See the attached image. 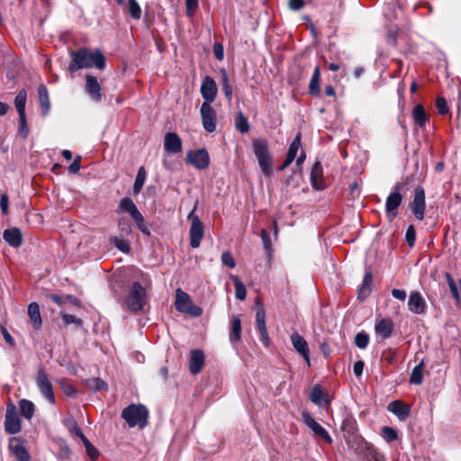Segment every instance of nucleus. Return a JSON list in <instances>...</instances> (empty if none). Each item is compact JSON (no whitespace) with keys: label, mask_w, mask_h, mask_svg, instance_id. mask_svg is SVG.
I'll list each match as a JSON object with an SVG mask.
<instances>
[{"label":"nucleus","mask_w":461,"mask_h":461,"mask_svg":"<svg viewBox=\"0 0 461 461\" xmlns=\"http://www.w3.org/2000/svg\"><path fill=\"white\" fill-rule=\"evenodd\" d=\"M132 219L135 221V222H136V224H137V226H138L139 230H140L143 234H145V235H147V236H149V235H150L149 229V227L146 225V223H145V220H144V217H143V215L141 214V212H140V213H139V214H138V216H135V217H134V218H132Z\"/></svg>","instance_id":"obj_51"},{"label":"nucleus","mask_w":461,"mask_h":461,"mask_svg":"<svg viewBox=\"0 0 461 461\" xmlns=\"http://www.w3.org/2000/svg\"><path fill=\"white\" fill-rule=\"evenodd\" d=\"M18 134L23 139H26L28 137V135H29V128H28V125H27L26 114L25 115H19Z\"/></svg>","instance_id":"obj_48"},{"label":"nucleus","mask_w":461,"mask_h":461,"mask_svg":"<svg viewBox=\"0 0 461 461\" xmlns=\"http://www.w3.org/2000/svg\"><path fill=\"white\" fill-rule=\"evenodd\" d=\"M445 277L448 284L450 292L453 297L457 301L461 302V279L458 281V286L449 273L445 274Z\"/></svg>","instance_id":"obj_36"},{"label":"nucleus","mask_w":461,"mask_h":461,"mask_svg":"<svg viewBox=\"0 0 461 461\" xmlns=\"http://www.w3.org/2000/svg\"><path fill=\"white\" fill-rule=\"evenodd\" d=\"M424 360L422 359L411 371L410 383L412 384H420L423 381Z\"/></svg>","instance_id":"obj_34"},{"label":"nucleus","mask_w":461,"mask_h":461,"mask_svg":"<svg viewBox=\"0 0 461 461\" xmlns=\"http://www.w3.org/2000/svg\"><path fill=\"white\" fill-rule=\"evenodd\" d=\"M111 242L116 249L123 253H129L131 250V247L128 241L124 240L123 239L113 237L111 239Z\"/></svg>","instance_id":"obj_45"},{"label":"nucleus","mask_w":461,"mask_h":461,"mask_svg":"<svg viewBox=\"0 0 461 461\" xmlns=\"http://www.w3.org/2000/svg\"><path fill=\"white\" fill-rule=\"evenodd\" d=\"M369 343V336L366 332H358L355 336V345L360 348L365 349Z\"/></svg>","instance_id":"obj_44"},{"label":"nucleus","mask_w":461,"mask_h":461,"mask_svg":"<svg viewBox=\"0 0 461 461\" xmlns=\"http://www.w3.org/2000/svg\"><path fill=\"white\" fill-rule=\"evenodd\" d=\"M258 165L265 176L268 177L272 175V159L271 157H267L258 159Z\"/></svg>","instance_id":"obj_42"},{"label":"nucleus","mask_w":461,"mask_h":461,"mask_svg":"<svg viewBox=\"0 0 461 461\" xmlns=\"http://www.w3.org/2000/svg\"><path fill=\"white\" fill-rule=\"evenodd\" d=\"M201 95L203 98V104H212L214 102L217 95V86L212 77L206 76L201 85Z\"/></svg>","instance_id":"obj_12"},{"label":"nucleus","mask_w":461,"mask_h":461,"mask_svg":"<svg viewBox=\"0 0 461 461\" xmlns=\"http://www.w3.org/2000/svg\"><path fill=\"white\" fill-rule=\"evenodd\" d=\"M186 163L197 169H205L210 164L209 153L205 149L189 151L186 155Z\"/></svg>","instance_id":"obj_9"},{"label":"nucleus","mask_w":461,"mask_h":461,"mask_svg":"<svg viewBox=\"0 0 461 461\" xmlns=\"http://www.w3.org/2000/svg\"><path fill=\"white\" fill-rule=\"evenodd\" d=\"M382 437L387 443H391L398 438V434L395 429L391 427H383Z\"/></svg>","instance_id":"obj_46"},{"label":"nucleus","mask_w":461,"mask_h":461,"mask_svg":"<svg viewBox=\"0 0 461 461\" xmlns=\"http://www.w3.org/2000/svg\"><path fill=\"white\" fill-rule=\"evenodd\" d=\"M147 303L146 289L139 282H134L127 294L122 301V306L131 312H139L143 310Z\"/></svg>","instance_id":"obj_2"},{"label":"nucleus","mask_w":461,"mask_h":461,"mask_svg":"<svg viewBox=\"0 0 461 461\" xmlns=\"http://www.w3.org/2000/svg\"><path fill=\"white\" fill-rule=\"evenodd\" d=\"M241 338V321L234 317L230 321V342L235 347Z\"/></svg>","instance_id":"obj_25"},{"label":"nucleus","mask_w":461,"mask_h":461,"mask_svg":"<svg viewBox=\"0 0 461 461\" xmlns=\"http://www.w3.org/2000/svg\"><path fill=\"white\" fill-rule=\"evenodd\" d=\"M70 58L69 69L71 71L93 67L103 70L105 68V58L99 49L91 51L86 48H81L77 51H71Z\"/></svg>","instance_id":"obj_1"},{"label":"nucleus","mask_w":461,"mask_h":461,"mask_svg":"<svg viewBox=\"0 0 461 461\" xmlns=\"http://www.w3.org/2000/svg\"><path fill=\"white\" fill-rule=\"evenodd\" d=\"M20 411L22 416L27 420H31L35 411V406L32 402L23 399L19 402Z\"/></svg>","instance_id":"obj_35"},{"label":"nucleus","mask_w":461,"mask_h":461,"mask_svg":"<svg viewBox=\"0 0 461 461\" xmlns=\"http://www.w3.org/2000/svg\"><path fill=\"white\" fill-rule=\"evenodd\" d=\"M175 307L177 312L187 313L193 317H199L203 314L202 308L194 304L189 294L180 288L176 291Z\"/></svg>","instance_id":"obj_4"},{"label":"nucleus","mask_w":461,"mask_h":461,"mask_svg":"<svg viewBox=\"0 0 461 461\" xmlns=\"http://www.w3.org/2000/svg\"><path fill=\"white\" fill-rule=\"evenodd\" d=\"M200 114L203 129L207 132H213L216 130L217 115L210 104H202Z\"/></svg>","instance_id":"obj_8"},{"label":"nucleus","mask_w":461,"mask_h":461,"mask_svg":"<svg viewBox=\"0 0 461 461\" xmlns=\"http://www.w3.org/2000/svg\"><path fill=\"white\" fill-rule=\"evenodd\" d=\"M86 91L95 102H100L102 99L101 86L95 76H86Z\"/></svg>","instance_id":"obj_18"},{"label":"nucleus","mask_w":461,"mask_h":461,"mask_svg":"<svg viewBox=\"0 0 461 461\" xmlns=\"http://www.w3.org/2000/svg\"><path fill=\"white\" fill-rule=\"evenodd\" d=\"M36 384L41 394L45 397V399L51 404L55 403V396L52 384L44 368L41 366L39 367L38 369Z\"/></svg>","instance_id":"obj_7"},{"label":"nucleus","mask_w":461,"mask_h":461,"mask_svg":"<svg viewBox=\"0 0 461 461\" xmlns=\"http://www.w3.org/2000/svg\"><path fill=\"white\" fill-rule=\"evenodd\" d=\"M253 151L258 159L270 157L268 146L265 140H255L252 142Z\"/></svg>","instance_id":"obj_30"},{"label":"nucleus","mask_w":461,"mask_h":461,"mask_svg":"<svg viewBox=\"0 0 461 461\" xmlns=\"http://www.w3.org/2000/svg\"><path fill=\"white\" fill-rule=\"evenodd\" d=\"M303 423L312 429V431L320 437H321L327 443L331 444L332 438L328 431L319 424L308 412L303 413Z\"/></svg>","instance_id":"obj_13"},{"label":"nucleus","mask_w":461,"mask_h":461,"mask_svg":"<svg viewBox=\"0 0 461 461\" xmlns=\"http://www.w3.org/2000/svg\"><path fill=\"white\" fill-rule=\"evenodd\" d=\"M412 118L415 122V123L420 127V128H424L425 125H426V122H428L429 120V115L427 114L424 107L422 104H417L414 106L413 110H412Z\"/></svg>","instance_id":"obj_28"},{"label":"nucleus","mask_w":461,"mask_h":461,"mask_svg":"<svg viewBox=\"0 0 461 461\" xmlns=\"http://www.w3.org/2000/svg\"><path fill=\"white\" fill-rule=\"evenodd\" d=\"M10 448L18 461H30L31 456L29 452L17 438L11 439Z\"/></svg>","instance_id":"obj_22"},{"label":"nucleus","mask_w":461,"mask_h":461,"mask_svg":"<svg viewBox=\"0 0 461 461\" xmlns=\"http://www.w3.org/2000/svg\"><path fill=\"white\" fill-rule=\"evenodd\" d=\"M320 80H321V69L317 66L314 68L313 74L312 76V78H311V81L309 84V93L312 95L318 96L321 94Z\"/></svg>","instance_id":"obj_32"},{"label":"nucleus","mask_w":461,"mask_h":461,"mask_svg":"<svg viewBox=\"0 0 461 461\" xmlns=\"http://www.w3.org/2000/svg\"><path fill=\"white\" fill-rule=\"evenodd\" d=\"M197 203L194 205L191 212L188 214L187 219L191 221L189 230L190 235V247L193 249L199 248L201 241L204 235V227L199 216L194 213Z\"/></svg>","instance_id":"obj_5"},{"label":"nucleus","mask_w":461,"mask_h":461,"mask_svg":"<svg viewBox=\"0 0 461 461\" xmlns=\"http://www.w3.org/2000/svg\"><path fill=\"white\" fill-rule=\"evenodd\" d=\"M408 308L411 312L418 315H421L426 312L427 304L420 292L411 291L410 293Z\"/></svg>","instance_id":"obj_14"},{"label":"nucleus","mask_w":461,"mask_h":461,"mask_svg":"<svg viewBox=\"0 0 461 461\" xmlns=\"http://www.w3.org/2000/svg\"><path fill=\"white\" fill-rule=\"evenodd\" d=\"M119 209L122 212H128L131 218H134L140 213L132 199L129 197H124L120 201Z\"/></svg>","instance_id":"obj_31"},{"label":"nucleus","mask_w":461,"mask_h":461,"mask_svg":"<svg viewBox=\"0 0 461 461\" xmlns=\"http://www.w3.org/2000/svg\"><path fill=\"white\" fill-rule=\"evenodd\" d=\"M86 385L95 391H103L107 389V384L100 378H91L86 381Z\"/></svg>","instance_id":"obj_43"},{"label":"nucleus","mask_w":461,"mask_h":461,"mask_svg":"<svg viewBox=\"0 0 461 461\" xmlns=\"http://www.w3.org/2000/svg\"><path fill=\"white\" fill-rule=\"evenodd\" d=\"M187 14L191 15L198 7V0H185Z\"/></svg>","instance_id":"obj_63"},{"label":"nucleus","mask_w":461,"mask_h":461,"mask_svg":"<svg viewBox=\"0 0 461 461\" xmlns=\"http://www.w3.org/2000/svg\"><path fill=\"white\" fill-rule=\"evenodd\" d=\"M221 262L230 268H234L236 267L235 259L230 251H224L221 254Z\"/></svg>","instance_id":"obj_54"},{"label":"nucleus","mask_w":461,"mask_h":461,"mask_svg":"<svg viewBox=\"0 0 461 461\" xmlns=\"http://www.w3.org/2000/svg\"><path fill=\"white\" fill-rule=\"evenodd\" d=\"M290 338L294 349L306 360L307 364L310 365V350L307 341L297 332H294Z\"/></svg>","instance_id":"obj_16"},{"label":"nucleus","mask_w":461,"mask_h":461,"mask_svg":"<svg viewBox=\"0 0 461 461\" xmlns=\"http://www.w3.org/2000/svg\"><path fill=\"white\" fill-rule=\"evenodd\" d=\"M260 238H261V240H262V243H263L264 249H265L268 254H270L271 249H272V244H271V240H270L269 234H268V232L267 231V230L262 229V230H260Z\"/></svg>","instance_id":"obj_52"},{"label":"nucleus","mask_w":461,"mask_h":461,"mask_svg":"<svg viewBox=\"0 0 461 461\" xmlns=\"http://www.w3.org/2000/svg\"><path fill=\"white\" fill-rule=\"evenodd\" d=\"M4 240L12 247L18 248L23 243L21 230L18 228H10L4 231Z\"/></svg>","instance_id":"obj_23"},{"label":"nucleus","mask_w":461,"mask_h":461,"mask_svg":"<svg viewBox=\"0 0 461 461\" xmlns=\"http://www.w3.org/2000/svg\"><path fill=\"white\" fill-rule=\"evenodd\" d=\"M327 393L321 388V385L316 384L311 390L310 399L318 406H323L328 403Z\"/></svg>","instance_id":"obj_27"},{"label":"nucleus","mask_w":461,"mask_h":461,"mask_svg":"<svg viewBox=\"0 0 461 461\" xmlns=\"http://www.w3.org/2000/svg\"><path fill=\"white\" fill-rule=\"evenodd\" d=\"M436 107L438 109V113L440 115H445L449 112L447 101L444 97H438L436 100Z\"/></svg>","instance_id":"obj_53"},{"label":"nucleus","mask_w":461,"mask_h":461,"mask_svg":"<svg viewBox=\"0 0 461 461\" xmlns=\"http://www.w3.org/2000/svg\"><path fill=\"white\" fill-rule=\"evenodd\" d=\"M401 189L402 184L397 183L393 186V191L386 198L385 212L390 221L393 220L397 216V208L402 203V195L400 193Z\"/></svg>","instance_id":"obj_6"},{"label":"nucleus","mask_w":461,"mask_h":461,"mask_svg":"<svg viewBox=\"0 0 461 461\" xmlns=\"http://www.w3.org/2000/svg\"><path fill=\"white\" fill-rule=\"evenodd\" d=\"M164 149L166 151L176 154L182 150V141L175 132H167L164 138Z\"/></svg>","instance_id":"obj_20"},{"label":"nucleus","mask_w":461,"mask_h":461,"mask_svg":"<svg viewBox=\"0 0 461 461\" xmlns=\"http://www.w3.org/2000/svg\"><path fill=\"white\" fill-rule=\"evenodd\" d=\"M367 459L368 461H385V458L382 454L371 447H368Z\"/></svg>","instance_id":"obj_56"},{"label":"nucleus","mask_w":461,"mask_h":461,"mask_svg":"<svg viewBox=\"0 0 461 461\" xmlns=\"http://www.w3.org/2000/svg\"><path fill=\"white\" fill-rule=\"evenodd\" d=\"M204 364V354L200 349H194L190 354L189 371L193 375H197L202 371Z\"/></svg>","instance_id":"obj_21"},{"label":"nucleus","mask_w":461,"mask_h":461,"mask_svg":"<svg viewBox=\"0 0 461 461\" xmlns=\"http://www.w3.org/2000/svg\"><path fill=\"white\" fill-rule=\"evenodd\" d=\"M27 100V91L21 89L14 98V105L19 115H25V105Z\"/></svg>","instance_id":"obj_33"},{"label":"nucleus","mask_w":461,"mask_h":461,"mask_svg":"<svg viewBox=\"0 0 461 461\" xmlns=\"http://www.w3.org/2000/svg\"><path fill=\"white\" fill-rule=\"evenodd\" d=\"M28 315L32 322L33 328L38 330L42 324V320L40 313V307L37 303L33 302L29 304Z\"/></svg>","instance_id":"obj_29"},{"label":"nucleus","mask_w":461,"mask_h":461,"mask_svg":"<svg viewBox=\"0 0 461 461\" xmlns=\"http://www.w3.org/2000/svg\"><path fill=\"white\" fill-rule=\"evenodd\" d=\"M426 208L425 191L421 186H417L414 190L413 201L411 203V209L414 217L421 221L424 218Z\"/></svg>","instance_id":"obj_10"},{"label":"nucleus","mask_w":461,"mask_h":461,"mask_svg":"<svg viewBox=\"0 0 461 461\" xmlns=\"http://www.w3.org/2000/svg\"><path fill=\"white\" fill-rule=\"evenodd\" d=\"M81 156H77L72 164L68 167L71 174H77L80 170Z\"/></svg>","instance_id":"obj_62"},{"label":"nucleus","mask_w":461,"mask_h":461,"mask_svg":"<svg viewBox=\"0 0 461 461\" xmlns=\"http://www.w3.org/2000/svg\"><path fill=\"white\" fill-rule=\"evenodd\" d=\"M301 148V133H298L289 146L287 156L288 161H294L296 158L299 149Z\"/></svg>","instance_id":"obj_38"},{"label":"nucleus","mask_w":461,"mask_h":461,"mask_svg":"<svg viewBox=\"0 0 461 461\" xmlns=\"http://www.w3.org/2000/svg\"><path fill=\"white\" fill-rule=\"evenodd\" d=\"M5 429L11 435L16 434L21 430V421L16 407L14 404H9L6 408Z\"/></svg>","instance_id":"obj_11"},{"label":"nucleus","mask_w":461,"mask_h":461,"mask_svg":"<svg viewBox=\"0 0 461 461\" xmlns=\"http://www.w3.org/2000/svg\"><path fill=\"white\" fill-rule=\"evenodd\" d=\"M118 227L122 237L128 236L131 233V226L130 221L125 218H120L118 220Z\"/></svg>","instance_id":"obj_50"},{"label":"nucleus","mask_w":461,"mask_h":461,"mask_svg":"<svg viewBox=\"0 0 461 461\" xmlns=\"http://www.w3.org/2000/svg\"><path fill=\"white\" fill-rule=\"evenodd\" d=\"M256 308V323L257 329L258 332L265 331L267 330L266 325V310L264 304L261 303L259 299H257L255 302Z\"/></svg>","instance_id":"obj_24"},{"label":"nucleus","mask_w":461,"mask_h":461,"mask_svg":"<svg viewBox=\"0 0 461 461\" xmlns=\"http://www.w3.org/2000/svg\"><path fill=\"white\" fill-rule=\"evenodd\" d=\"M310 180L312 186L316 190H323L325 187L323 179V168L321 163L316 160L312 165Z\"/></svg>","instance_id":"obj_17"},{"label":"nucleus","mask_w":461,"mask_h":461,"mask_svg":"<svg viewBox=\"0 0 461 461\" xmlns=\"http://www.w3.org/2000/svg\"><path fill=\"white\" fill-rule=\"evenodd\" d=\"M213 53L216 59L220 61L224 59V50L222 44L215 42L213 44Z\"/></svg>","instance_id":"obj_58"},{"label":"nucleus","mask_w":461,"mask_h":461,"mask_svg":"<svg viewBox=\"0 0 461 461\" xmlns=\"http://www.w3.org/2000/svg\"><path fill=\"white\" fill-rule=\"evenodd\" d=\"M85 447H86V453L87 455L89 456V457L93 460H95L97 459V457L99 456V452L98 450L92 445V443L89 441V439L87 438H84L83 440H82Z\"/></svg>","instance_id":"obj_49"},{"label":"nucleus","mask_w":461,"mask_h":461,"mask_svg":"<svg viewBox=\"0 0 461 461\" xmlns=\"http://www.w3.org/2000/svg\"><path fill=\"white\" fill-rule=\"evenodd\" d=\"M392 295L400 301H404L406 299V292L402 289H393Z\"/></svg>","instance_id":"obj_64"},{"label":"nucleus","mask_w":461,"mask_h":461,"mask_svg":"<svg viewBox=\"0 0 461 461\" xmlns=\"http://www.w3.org/2000/svg\"><path fill=\"white\" fill-rule=\"evenodd\" d=\"M59 316L61 317V319H62V321H63V322H64V324L66 326H68L70 324H74L77 328H82L83 327L82 320L79 319V318H77L74 315L68 314V313H65L63 312H59Z\"/></svg>","instance_id":"obj_41"},{"label":"nucleus","mask_w":461,"mask_h":461,"mask_svg":"<svg viewBox=\"0 0 461 461\" xmlns=\"http://www.w3.org/2000/svg\"><path fill=\"white\" fill-rule=\"evenodd\" d=\"M236 129L241 133H247L249 131V123L248 119L240 112L235 121Z\"/></svg>","instance_id":"obj_40"},{"label":"nucleus","mask_w":461,"mask_h":461,"mask_svg":"<svg viewBox=\"0 0 461 461\" xmlns=\"http://www.w3.org/2000/svg\"><path fill=\"white\" fill-rule=\"evenodd\" d=\"M416 232L413 225H410L405 233L406 242L410 247H413L415 243Z\"/></svg>","instance_id":"obj_55"},{"label":"nucleus","mask_w":461,"mask_h":461,"mask_svg":"<svg viewBox=\"0 0 461 461\" xmlns=\"http://www.w3.org/2000/svg\"><path fill=\"white\" fill-rule=\"evenodd\" d=\"M230 278L234 283L236 298L240 301L245 300L247 296L246 286L237 276H231Z\"/></svg>","instance_id":"obj_37"},{"label":"nucleus","mask_w":461,"mask_h":461,"mask_svg":"<svg viewBox=\"0 0 461 461\" xmlns=\"http://www.w3.org/2000/svg\"><path fill=\"white\" fill-rule=\"evenodd\" d=\"M0 208L4 214L8 213V208H9V198L6 194H3L0 197Z\"/></svg>","instance_id":"obj_61"},{"label":"nucleus","mask_w":461,"mask_h":461,"mask_svg":"<svg viewBox=\"0 0 461 461\" xmlns=\"http://www.w3.org/2000/svg\"><path fill=\"white\" fill-rule=\"evenodd\" d=\"M387 410L393 413L400 420H406L411 413V406L400 400L393 401L388 404Z\"/></svg>","instance_id":"obj_19"},{"label":"nucleus","mask_w":461,"mask_h":461,"mask_svg":"<svg viewBox=\"0 0 461 461\" xmlns=\"http://www.w3.org/2000/svg\"><path fill=\"white\" fill-rule=\"evenodd\" d=\"M122 418L130 428L138 426L143 429L148 425L149 411L142 404L132 403L122 410Z\"/></svg>","instance_id":"obj_3"},{"label":"nucleus","mask_w":461,"mask_h":461,"mask_svg":"<svg viewBox=\"0 0 461 461\" xmlns=\"http://www.w3.org/2000/svg\"><path fill=\"white\" fill-rule=\"evenodd\" d=\"M305 5L304 0H289L288 7L293 11H299Z\"/></svg>","instance_id":"obj_60"},{"label":"nucleus","mask_w":461,"mask_h":461,"mask_svg":"<svg viewBox=\"0 0 461 461\" xmlns=\"http://www.w3.org/2000/svg\"><path fill=\"white\" fill-rule=\"evenodd\" d=\"M372 278H373L372 274L370 272H367L365 275L363 284L359 289V293H364L365 291H367V292L370 291L369 286L371 285Z\"/></svg>","instance_id":"obj_57"},{"label":"nucleus","mask_w":461,"mask_h":461,"mask_svg":"<svg viewBox=\"0 0 461 461\" xmlns=\"http://www.w3.org/2000/svg\"><path fill=\"white\" fill-rule=\"evenodd\" d=\"M394 324L389 318H381L375 321V331L382 339H389L393 332Z\"/></svg>","instance_id":"obj_15"},{"label":"nucleus","mask_w":461,"mask_h":461,"mask_svg":"<svg viewBox=\"0 0 461 461\" xmlns=\"http://www.w3.org/2000/svg\"><path fill=\"white\" fill-rule=\"evenodd\" d=\"M46 297L58 305L66 303V296H61L55 294H46Z\"/></svg>","instance_id":"obj_59"},{"label":"nucleus","mask_w":461,"mask_h":461,"mask_svg":"<svg viewBox=\"0 0 461 461\" xmlns=\"http://www.w3.org/2000/svg\"><path fill=\"white\" fill-rule=\"evenodd\" d=\"M146 176H147V173H146L144 167H140L138 169V173H137V176H136V178L134 181V185H133V191L135 194L140 193V191L142 189L143 185L146 180Z\"/></svg>","instance_id":"obj_39"},{"label":"nucleus","mask_w":461,"mask_h":461,"mask_svg":"<svg viewBox=\"0 0 461 461\" xmlns=\"http://www.w3.org/2000/svg\"><path fill=\"white\" fill-rule=\"evenodd\" d=\"M38 95L41 110V114L46 116L50 109V98L48 89L44 85H40L38 87Z\"/></svg>","instance_id":"obj_26"},{"label":"nucleus","mask_w":461,"mask_h":461,"mask_svg":"<svg viewBox=\"0 0 461 461\" xmlns=\"http://www.w3.org/2000/svg\"><path fill=\"white\" fill-rule=\"evenodd\" d=\"M128 7L131 18L139 20L141 15V9L138 2L136 0H129Z\"/></svg>","instance_id":"obj_47"}]
</instances>
